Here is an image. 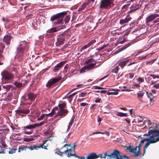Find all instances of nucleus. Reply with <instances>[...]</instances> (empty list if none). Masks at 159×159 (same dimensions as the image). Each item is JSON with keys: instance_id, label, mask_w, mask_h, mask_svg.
Listing matches in <instances>:
<instances>
[{"instance_id": "dca6fc26", "label": "nucleus", "mask_w": 159, "mask_h": 159, "mask_svg": "<svg viewBox=\"0 0 159 159\" xmlns=\"http://www.w3.org/2000/svg\"><path fill=\"white\" fill-rule=\"evenodd\" d=\"M38 93L35 94L33 93H30L28 94V99L31 101H34L38 95Z\"/></svg>"}, {"instance_id": "6e6d98bb", "label": "nucleus", "mask_w": 159, "mask_h": 159, "mask_svg": "<svg viewBox=\"0 0 159 159\" xmlns=\"http://www.w3.org/2000/svg\"><path fill=\"white\" fill-rule=\"evenodd\" d=\"M95 102L96 103H101L102 102V101L101 98L98 97L96 98V99L95 101Z\"/></svg>"}, {"instance_id": "69168bd1", "label": "nucleus", "mask_w": 159, "mask_h": 159, "mask_svg": "<svg viewBox=\"0 0 159 159\" xmlns=\"http://www.w3.org/2000/svg\"><path fill=\"white\" fill-rule=\"evenodd\" d=\"M45 116V114L42 115L38 119V120H43Z\"/></svg>"}, {"instance_id": "c756f323", "label": "nucleus", "mask_w": 159, "mask_h": 159, "mask_svg": "<svg viewBox=\"0 0 159 159\" xmlns=\"http://www.w3.org/2000/svg\"><path fill=\"white\" fill-rule=\"evenodd\" d=\"M66 104L65 102H63L62 103H59L58 105L59 109H66Z\"/></svg>"}, {"instance_id": "0e129e2a", "label": "nucleus", "mask_w": 159, "mask_h": 159, "mask_svg": "<svg viewBox=\"0 0 159 159\" xmlns=\"http://www.w3.org/2000/svg\"><path fill=\"white\" fill-rule=\"evenodd\" d=\"M86 70L85 66L82 67L80 70V73H84L85 71V70Z\"/></svg>"}, {"instance_id": "473e14b6", "label": "nucleus", "mask_w": 159, "mask_h": 159, "mask_svg": "<svg viewBox=\"0 0 159 159\" xmlns=\"http://www.w3.org/2000/svg\"><path fill=\"white\" fill-rule=\"evenodd\" d=\"M116 115L118 116H120V117H124V116H127V113H123L121 112H118L116 111Z\"/></svg>"}, {"instance_id": "0eeeda50", "label": "nucleus", "mask_w": 159, "mask_h": 159, "mask_svg": "<svg viewBox=\"0 0 159 159\" xmlns=\"http://www.w3.org/2000/svg\"><path fill=\"white\" fill-rule=\"evenodd\" d=\"M159 17V14H152L148 16L146 19V22L147 25H149L150 23L153 20L156 18ZM159 21V17L157 18L154 20L153 23L154 24L157 23Z\"/></svg>"}, {"instance_id": "20e7f679", "label": "nucleus", "mask_w": 159, "mask_h": 159, "mask_svg": "<svg viewBox=\"0 0 159 159\" xmlns=\"http://www.w3.org/2000/svg\"><path fill=\"white\" fill-rule=\"evenodd\" d=\"M67 13L66 12L58 13L51 16L50 20L51 21H53L57 20V21L54 23V26H56L60 24H62L63 23V17Z\"/></svg>"}, {"instance_id": "052dcab7", "label": "nucleus", "mask_w": 159, "mask_h": 159, "mask_svg": "<svg viewBox=\"0 0 159 159\" xmlns=\"http://www.w3.org/2000/svg\"><path fill=\"white\" fill-rule=\"evenodd\" d=\"M154 98V96H152V97H151V98H150V105L151 106H152L153 104V103H152L153 101L154 100H153V98Z\"/></svg>"}, {"instance_id": "c03bdc74", "label": "nucleus", "mask_w": 159, "mask_h": 159, "mask_svg": "<svg viewBox=\"0 0 159 159\" xmlns=\"http://www.w3.org/2000/svg\"><path fill=\"white\" fill-rule=\"evenodd\" d=\"M119 69V68L118 66H117L116 67L113 68L111 71V72L112 73H116L118 72V70Z\"/></svg>"}, {"instance_id": "f03ea898", "label": "nucleus", "mask_w": 159, "mask_h": 159, "mask_svg": "<svg viewBox=\"0 0 159 159\" xmlns=\"http://www.w3.org/2000/svg\"><path fill=\"white\" fill-rule=\"evenodd\" d=\"M29 47L27 42L25 41L20 42L19 46L17 48V53L16 56V58L19 60L22 59L24 57L25 51H27Z\"/></svg>"}, {"instance_id": "4468645a", "label": "nucleus", "mask_w": 159, "mask_h": 159, "mask_svg": "<svg viewBox=\"0 0 159 159\" xmlns=\"http://www.w3.org/2000/svg\"><path fill=\"white\" fill-rule=\"evenodd\" d=\"M66 61H62L60 62L56 66L53 70L55 72H57V71L59 70L65 64Z\"/></svg>"}, {"instance_id": "a211bd4d", "label": "nucleus", "mask_w": 159, "mask_h": 159, "mask_svg": "<svg viewBox=\"0 0 159 159\" xmlns=\"http://www.w3.org/2000/svg\"><path fill=\"white\" fill-rule=\"evenodd\" d=\"M139 2H136L133 4L130 7V12L135 11L139 9L140 7L139 6Z\"/></svg>"}, {"instance_id": "f257e3e1", "label": "nucleus", "mask_w": 159, "mask_h": 159, "mask_svg": "<svg viewBox=\"0 0 159 159\" xmlns=\"http://www.w3.org/2000/svg\"><path fill=\"white\" fill-rule=\"evenodd\" d=\"M159 134V132H157V130H150L148 131L147 135L149 136V138H145L141 141L140 143L142 144L144 143L145 141L147 142L143 149L144 153H145L146 149L148 148L150 144L155 143L159 141V137L157 138H155V137L157 136Z\"/></svg>"}, {"instance_id": "4be33fe9", "label": "nucleus", "mask_w": 159, "mask_h": 159, "mask_svg": "<svg viewBox=\"0 0 159 159\" xmlns=\"http://www.w3.org/2000/svg\"><path fill=\"white\" fill-rule=\"evenodd\" d=\"M56 151L55 152V153L58 155H60L61 156H62V154H64V153H66L68 152V148H67L66 150H65L63 152L60 151L58 149H56Z\"/></svg>"}, {"instance_id": "4c0bfd02", "label": "nucleus", "mask_w": 159, "mask_h": 159, "mask_svg": "<svg viewBox=\"0 0 159 159\" xmlns=\"http://www.w3.org/2000/svg\"><path fill=\"white\" fill-rule=\"evenodd\" d=\"M144 94V92L143 91H139V93H137V97L139 98H142Z\"/></svg>"}, {"instance_id": "f3484780", "label": "nucleus", "mask_w": 159, "mask_h": 159, "mask_svg": "<svg viewBox=\"0 0 159 159\" xmlns=\"http://www.w3.org/2000/svg\"><path fill=\"white\" fill-rule=\"evenodd\" d=\"M16 114L19 115H20L21 113L27 114L30 112V110L28 109H22L17 110L16 111Z\"/></svg>"}, {"instance_id": "412c9836", "label": "nucleus", "mask_w": 159, "mask_h": 159, "mask_svg": "<svg viewBox=\"0 0 159 159\" xmlns=\"http://www.w3.org/2000/svg\"><path fill=\"white\" fill-rule=\"evenodd\" d=\"M73 152L71 153V155H69V153H67L66 156L68 157H70L71 156H74L75 157H77L79 159H84L85 158V157H79L75 153V151L73 150L72 151Z\"/></svg>"}, {"instance_id": "2f4dec72", "label": "nucleus", "mask_w": 159, "mask_h": 159, "mask_svg": "<svg viewBox=\"0 0 159 159\" xmlns=\"http://www.w3.org/2000/svg\"><path fill=\"white\" fill-rule=\"evenodd\" d=\"M74 117L73 116H72V117L71 118V120H70L69 123V125L68 126V129H67L68 130H69L71 128V127L72 126V124L74 122Z\"/></svg>"}, {"instance_id": "bb28decb", "label": "nucleus", "mask_w": 159, "mask_h": 159, "mask_svg": "<svg viewBox=\"0 0 159 159\" xmlns=\"http://www.w3.org/2000/svg\"><path fill=\"white\" fill-rule=\"evenodd\" d=\"M129 61V60H126L121 61L119 63V66L121 67L122 69H123L124 67L126 66V64Z\"/></svg>"}, {"instance_id": "37998d69", "label": "nucleus", "mask_w": 159, "mask_h": 159, "mask_svg": "<svg viewBox=\"0 0 159 159\" xmlns=\"http://www.w3.org/2000/svg\"><path fill=\"white\" fill-rule=\"evenodd\" d=\"M94 59L92 58H91L89 59L88 60H87L85 62V63L86 64H90L91 62H94Z\"/></svg>"}, {"instance_id": "f8f14e48", "label": "nucleus", "mask_w": 159, "mask_h": 159, "mask_svg": "<svg viewBox=\"0 0 159 159\" xmlns=\"http://www.w3.org/2000/svg\"><path fill=\"white\" fill-rule=\"evenodd\" d=\"M127 151L133 153L135 157L140 156V155H139V151L136 152L137 151V148H134L133 146H129L127 147Z\"/></svg>"}, {"instance_id": "a19ab883", "label": "nucleus", "mask_w": 159, "mask_h": 159, "mask_svg": "<svg viewBox=\"0 0 159 159\" xmlns=\"http://www.w3.org/2000/svg\"><path fill=\"white\" fill-rule=\"evenodd\" d=\"M34 140V139L32 138H25L24 139L23 141L25 142H30L31 141H33Z\"/></svg>"}, {"instance_id": "5701e85b", "label": "nucleus", "mask_w": 159, "mask_h": 159, "mask_svg": "<svg viewBox=\"0 0 159 159\" xmlns=\"http://www.w3.org/2000/svg\"><path fill=\"white\" fill-rule=\"evenodd\" d=\"M96 63H90V64H87L85 66L86 69V70H89L93 69L94 66L96 65Z\"/></svg>"}, {"instance_id": "338daca9", "label": "nucleus", "mask_w": 159, "mask_h": 159, "mask_svg": "<svg viewBox=\"0 0 159 159\" xmlns=\"http://www.w3.org/2000/svg\"><path fill=\"white\" fill-rule=\"evenodd\" d=\"M92 89H101L102 88L101 87L97 86H95L92 87Z\"/></svg>"}, {"instance_id": "a18cd8bd", "label": "nucleus", "mask_w": 159, "mask_h": 159, "mask_svg": "<svg viewBox=\"0 0 159 159\" xmlns=\"http://www.w3.org/2000/svg\"><path fill=\"white\" fill-rule=\"evenodd\" d=\"M5 47L4 46L3 43H2L0 44V53H2L3 52V50Z\"/></svg>"}, {"instance_id": "6e6552de", "label": "nucleus", "mask_w": 159, "mask_h": 159, "mask_svg": "<svg viewBox=\"0 0 159 159\" xmlns=\"http://www.w3.org/2000/svg\"><path fill=\"white\" fill-rule=\"evenodd\" d=\"M66 36V34L63 33L57 36V41L55 43L57 46L58 47L64 44Z\"/></svg>"}, {"instance_id": "603ef678", "label": "nucleus", "mask_w": 159, "mask_h": 159, "mask_svg": "<svg viewBox=\"0 0 159 159\" xmlns=\"http://www.w3.org/2000/svg\"><path fill=\"white\" fill-rule=\"evenodd\" d=\"M118 93L117 92H107V95H116Z\"/></svg>"}, {"instance_id": "bf43d9fd", "label": "nucleus", "mask_w": 159, "mask_h": 159, "mask_svg": "<svg viewBox=\"0 0 159 159\" xmlns=\"http://www.w3.org/2000/svg\"><path fill=\"white\" fill-rule=\"evenodd\" d=\"M150 76L153 78V79H155L156 78H159V75H155L153 74H150Z\"/></svg>"}, {"instance_id": "1a4fd4ad", "label": "nucleus", "mask_w": 159, "mask_h": 159, "mask_svg": "<svg viewBox=\"0 0 159 159\" xmlns=\"http://www.w3.org/2000/svg\"><path fill=\"white\" fill-rule=\"evenodd\" d=\"M61 78L60 77H58L55 78H52L50 79L47 83L46 86L48 88H51L55 84L61 80Z\"/></svg>"}, {"instance_id": "de8ad7c7", "label": "nucleus", "mask_w": 159, "mask_h": 159, "mask_svg": "<svg viewBox=\"0 0 159 159\" xmlns=\"http://www.w3.org/2000/svg\"><path fill=\"white\" fill-rule=\"evenodd\" d=\"M0 142L3 148H5L7 146L6 144L4 141V139H1Z\"/></svg>"}, {"instance_id": "58836bf2", "label": "nucleus", "mask_w": 159, "mask_h": 159, "mask_svg": "<svg viewBox=\"0 0 159 159\" xmlns=\"http://www.w3.org/2000/svg\"><path fill=\"white\" fill-rule=\"evenodd\" d=\"M48 141L47 140H44L43 141V144H41V146H42V147H41V148L44 149L46 150H47L48 148H47V147L48 146V145L46 146L44 145L46 143V142Z\"/></svg>"}, {"instance_id": "393cba45", "label": "nucleus", "mask_w": 159, "mask_h": 159, "mask_svg": "<svg viewBox=\"0 0 159 159\" xmlns=\"http://www.w3.org/2000/svg\"><path fill=\"white\" fill-rule=\"evenodd\" d=\"M3 88L5 89L7 92L10 91L11 89L12 90L13 89V86L11 85H6L3 86Z\"/></svg>"}, {"instance_id": "79ce46f5", "label": "nucleus", "mask_w": 159, "mask_h": 159, "mask_svg": "<svg viewBox=\"0 0 159 159\" xmlns=\"http://www.w3.org/2000/svg\"><path fill=\"white\" fill-rule=\"evenodd\" d=\"M46 123V122H45V121H43L39 123H35V125L36 127H37L43 125L45 123Z\"/></svg>"}, {"instance_id": "8fccbe9b", "label": "nucleus", "mask_w": 159, "mask_h": 159, "mask_svg": "<svg viewBox=\"0 0 159 159\" xmlns=\"http://www.w3.org/2000/svg\"><path fill=\"white\" fill-rule=\"evenodd\" d=\"M107 44L104 45L102 47L96 49V50L98 52L101 51V50L104 49L105 48L107 47Z\"/></svg>"}, {"instance_id": "c9c22d12", "label": "nucleus", "mask_w": 159, "mask_h": 159, "mask_svg": "<svg viewBox=\"0 0 159 159\" xmlns=\"http://www.w3.org/2000/svg\"><path fill=\"white\" fill-rule=\"evenodd\" d=\"M89 93H87L86 91H84L79 94V97H84L86 96L87 95L89 94Z\"/></svg>"}, {"instance_id": "e2e57ef3", "label": "nucleus", "mask_w": 159, "mask_h": 159, "mask_svg": "<svg viewBox=\"0 0 159 159\" xmlns=\"http://www.w3.org/2000/svg\"><path fill=\"white\" fill-rule=\"evenodd\" d=\"M126 75H129V78L132 79L134 77V74L132 73H129V74Z\"/></svg>"}, {"instance_id": "7ed1b4c3", "label": "nucleus", "mask_w": 159, "mask_h": 159, "mask_svg": "<svg viewBox=\"0 0 159 159\" xmlns=\"http://www.w3.org/2000/svg\"><path fill=\"white\" fill-rule=\"evenodd\" d=\"M108 151H111L108 155H107V153L105 154V155L108 157V159H129L127 156L121 155L120 152L117 149H114L112 151L111 150Z\"/></svg>"}, {"instance_id": "864d4df0", "label": "nucleus", "mask_w": 159, "mask_h": 159, "mask_svg": "<svg viewBox=\"0 0 159 159\" xmlns=\"http://www.w3.org/2000/svg\"><path fill=\"white\" fill-rule=\"evenodd\" d=\"M96 42L95 39H93L91 41L88 43L89 46H90L92 45L93 43H95Z\"/></svg>"}, {"instance_id": "13d9d810", "label": "nucleus", "mask_w": 159, "mask_h": 159, "mask_svg": "<svg viewBox=\"0 0 159 159\" xmlns=\"http://www.w3.org/2000/svg\"><path fill=\"white\" fill-rule=\"evenodd\" d=\"M142 144L140 143L139 145L138 146L136 147V148H137H137H138V151H139V155H141V153L140 152V147L142 146Z\"/></svg>"}, {"instance_id": "a878e982", "label": "nucleus", "mask_w": 159, "mask_h": 159, "mask_svg": "<svg viewBox=\"0 0 159 159\" xmlns=\"http://www.w3.org/2000/svg\"><path fill=\"white\" fill-rule=\"evenodd\" d=\"M36 127L35 124L24 126L23 127V129H24V130H25V129H34Z\"/></svg>"}, {"instance_id": "cd10ccee", "label": "nucleus", "mask_w": 159, "mask_h": 159, "mask_svg": "<svg viewBox=\"0 0 159 159\" xmlns=\"http://www.w3.org/2000/svg\"><path fill=\"white\" fill-rule=\"evenodd\" d=\"M27 149V146L26 145H21L18 148V152H20L21 151H26Z\"/></svg>"}, {"instance_id": "2eb2a0df", "label": "nucleus", "mask_w": 159, "mask_h": 159, "mask_svg": "<svg viewBox=\"0 0 159 159\" xmlns=\"http://www.w3.org/2000/svg\"><path fill=\"white\" fill-rule=\"evenodd\" d=\"M132 19V18L129 15H127L125 18L120 19V23L122 25L124 24L128 23Z\"/></svg>"}, {"instance_id": "9d476101", "label": "nucleus", "mask_w": 159, "mask_h": 159, "mask_svg": "<svg viewBox=\"0 0 159 159\" xmlns=\"http://www.w3.org/2000/svg\"><path fill=\"white\" fill-rule=\"evenodd\" d=\"M13 39V37L10 33H8L6 34L3 37L2 41L7 45L10 44L11 40Z\"/></svg>"}, {"instance_id": "ea45409f", "label": "nucleus", "mask_w": 159, "mask_h": 159, "mask_svg": "<svg viewBox=\"0 0 159 159\" xmlns=\"http://www.w3.org/2000/svg\"><path fill=\"white\" fill-rule=\"evenodd\" d=\"M70 19V17L69 15L66 16H65L64 21L65 23H67L69 22Z\"/></svg>"}, {"instance_id": "09e8293b", "label": "nucleus", "mask_w": 159, "mask_h": 159, "mask_svg": "<svg viewBox=\"0 0 159 159\" xmlns=\"http://www.w3.org/2000/svg\"><path fill=\"white\" fill-rule=\"evenodd\" d=\"M12 93H9L8 94L7 98H6L5 100L7 101H9L11 100V98L12 96Z\"/></svg>"}, {"instance_id": "e433bc0d", "label": "nucleus", "mask_w": 159, "mask_h": 159, "mask_svg": "<svg viewBox=\"0 0 159 159\" xmlns=\"http://www.w3.org/2000/svg\"><path fill=\"white\" fill-rule=\"evenodd\" d=\"M130 4H129L123 5L122 8V10L124 12L126 11L128 8V6H129Z\"/></svg>"}, {"instance_id": "774afa93", "label": "nucleus", "mask_w": 159, "mask_h": 159, "mask_svg": "<svg viewBox=\"0 0 159 159\" xmlns=\"http://www.w3.org/2000/svg\"><path fill=\"white\" fill-rule=\"evenodd\" d=\"M33 131H26L25 130H24V133L25 134H31L33 133Z\"/></svg>"}, {"instance_id": "6ab92c4d", "label": "nucleus", "mask_w": 159, "mask_h": 159, "mask_svg": "<svg viewBox=\"0 0 159 159\" xmlns=\"http://www.w3.org/2000/svg\"><path fill=\"white\" fill-rule=\"evenodd\" d=\"M98 158V155L94 152L89 153L86 157V159H95Z\"/></svg>"}, {"instance_id": "f704fd0d", "label": "nucleus", "mask_w": 159, "mask_h": 159, "mask_svg": "<svg viewBox=\"0 0 159 159\" xmlns=\"http://www.w3.org/2000/svg\"><path fill=\"white\" fill-rule=\"evenodd\" d=\"M88 4L87 3V2H86L83 4H82L80 7L78 9V11H82V10L84 9L86 7V6L88 5Z\"/></svg>"}, {"instance_id": "ddd939ff", "label": "nucleus", "mask_w": 159, "mask_h": 159, "mask_svg": "<svg viewBox=\"0 0 159 159\" xmlns=\"http://www.w3.org/2000/svg\"><path fill=\"white\" fill-rule=\"evenodd\" d=\"M68 112V110L66 109H58L57 111V116H61V118L67 115Z\"/></svg>"}, {"instance_id": "39448f33", "label": "nucleus", "mask_w": 159, "mask_h": 159, "mask_svg": "<svg viewBox=\"0 0 159 159\" xmlns=\"http://www.w3.org/2000/svg\"><path fill=\"white\" fill-rule=\"evenodd\" d=\"M113 0H101L100 2L99 7L101 8L107 9L113 7Z\"/></svg>"}, {"instance_id": "680f3d73", "label": "nucleus", "mask_w": 159, "mask_h": 159, "mask_svg": "<svg viewBox=\"0 0 159 159\" xmlns=\"http://www.w3.org/2000/svg\"><path fill=\"white\" fill-rule=\"evenodd\" d=\"M137 81L140 83H142L144 82V80L142 78L139 77L137 79Z\"/></svg>"}, {"instance_id": "7c9ffc66", "label": "nucleus", "mask_w": 159, "mask_h": 159, "mask_svg": "<svg viewBox=\"0 0 159 159\" xmlns=\"http://www.w3.org/2000/svg\"><path fill=\"white\" fill-rule=\"evenodd\" d=\"M76 146L75 143H74L73 144V146L71 147V148L68 149V153H69V155H71V153H72V151L73 150L75 151V148Z\"/></svg>"}, {"instance_id": "72a5a7b5", "label": "nucleus", "mask_w": 159, "mask_h": 159, "mask_svg": "<svg viewBox=\"0 0 159 159\" xmlns=\"http://www.w3.org/2000/svg\"><path fill=\"white\" fill-rule=\"evenodd\" d=\"M110 152H111V151H107V152H105L104 153V156L103 157H102V154H99V155H98V157H99L101 158H105H105H106V157L107 156H106L105 155V154L107 153V155H108V153H110Z\"/></svg>"}, {"instance_id": "5fc2aeb1", "label": "nucleus", "mask_w": 159, "mask_h": 159, "mask_svg": "<svg viewBox=\"0 0 159 159\" xmlns=\"http://www.w3.org/2000/svg\"><path fill=\"white\" fill-rule=\"evenodd\" d=\"M17 150L16 148H12L8 152L9 154H13L15 153L16 152V151Z\"/></svg>"}, {"instance_id": "4d7b16f0", "label": "nucleus", "mask_w": 159, "mask_h": 159, "mask_svg": "<svg viewBox=\"0 0 159 159\" xmlns=\"http://www.w3.org/2000/svg\"><path fill=\"white\" fill-rule=\"evenodd\" d=\"M89 47V46L87 43V44L84 45V46H83V47L81 48V50L86 49Z\"/></svg>"}, {"instance_id": "aec40b11", "label": "nucleus", "mask_w": 159, "mask_h": 159, "mask_svg": "<svg viewBox=\"0 0 159 159\" xmlns=\"http://www.w3.org/2000/svg\"><path fill=\"white\" fill-rule=\"evenodd\" d=\"M58 29L56 27L51 28L47 31L46 35H47L49 34H52L53 33L58 31Z\"/></svg>"}, {"instance_id": "c85d7f7f", "label": "nucleus", "mask_w": 159, "mask_h": 159, "mask_svg": "<svg viewBox=\"0 0 159 159\" xmlns=\"http://www.w3.org/2000/svg\"><path fill=\"white\" fill-rule=\"evenodd\" d=\"M13 84L17 88L24 87L25 85L24 84H22L20 82L16 81H15Z\"/></svg>"}, {"instance_id": "b1692460", "label": "nucleus", "mask_w": 159, "mask_h": 159, "mask_svg": "<svg viewBox=\"0 0 159 159\" xmlns=\"http://www.w3.org/2000/svg\"><path fill=\"white\" fill-rule=\"evenodd\" d=\"M58 108L57 107H54L53 109H52L51 112L50 113L48 114V115H54L55 114H57L56 116H57V111H58Z\"/></svg>"}, {"instance_id": "423d86ee", "label": "nucleus", "mask_w": 159, "mask_h": 159, "mask_svg": "<svg viewBox=\"0 0 159 159\" xmlns=\"http://www.w3.org/2000/svg\"><path fill=\"white\" fill-rule=\"evenodd\" d=\"M2 79L6 81H8L13 80L14 78L13 74L7 70H4L1 73Z\"/></svg>"}, {"instance_id": "9b49d317", "label": "nucleus", "mask_w": 159, "mask_h": 159, "mask_svg": "<svg viewBox=\"0 0 159 159\" xmlns=\"http://www.w3.org/2000/svg\"><path fill=\"white\" fill-rule=\"evenodd\" d=\"M145 122H147L148 125L150 126L149 127H148L149 131L152 130L157 129L156 128L158 127V125L157 124L153 122H151L150 120L148 119L147 118V119L143 122V123Z\"/></svg>"}, {"instance_id": "49530a36", "label": "nucleus", "mask_w": 159, "mask_h": 159, "mask_svg": "<svg viewBox=\"0 0 159 159\" xmlns=\"http://www.w3.org/2000/svg\"><path fill=\"white\" fill-rule=\"evenodd\" d=\"M131 45V42L130 43H128L124 47H122L121 49V51H122L124 50V49H125L129 47Z\"/></svg>"}, {"instance_id": "3c124183", "label": "nucleus", "mask_w": 159, "mask_h": 159, "mask_svg": "<svg viewBox=\"0 0 159 159\" xmlns=\"http://www.w3.org/2000/svg\"><path fill=\"white\" fill-rule=\"evenodd\" d=\"M34 146V150H37L41 148V147H42V146H41V144H39V146H35L34 145H33Z\"/></svg>"}]
</instances>
